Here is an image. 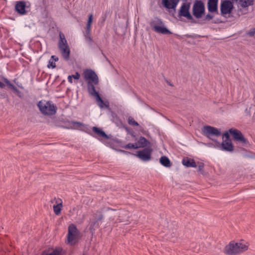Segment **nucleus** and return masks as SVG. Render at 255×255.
<instances>
[{
	"mask_svg": "<svg viewBox=\"0 0 255 255\" xmlns=\"http://www.w3.org/2000/svg\"><path fill=\"white\" fill-rule=\"evenodd\" d=\"M213 17L214 16L212 14L208 13L206 15L205 17V20L209 21L212 19L213 18Z\"/></svg>",
	"mask_w": 255,
	"mask_h": 255,
	"instance_id": "72a5a7b5",
	"label": "nucleus"
},
{
	"mask_svg": "<svg viewBox=\"0 0 255 255\" xmlns=\"http://www.w3.org/2000/svg\"><path fill=\"white\" fill-rule=\"evenodd\" d=\"M90 32L91 31L88 32V30L86 29V33L85 34V37L86 40L88 42H91L92 41V38L90 36Z\"/></svg>",
	"mask_w": 255,
	"mask_h": 255,
	"instance_id": "7c9ffc66",
	"label": "nucleus"
},
{
	"mask_svg": "<svg viewBox=\"0 0 255 255\" xmlns=\"http://www.w3.org/2000/svg\"><path fill=\"white\" fill-rule=\"evenodd\" d=\"M93 131L96 133L100 137H102L105 139H108L109 137L106 133L102 130L101 129L97 128L96 127H94L92 128Z\"/></svg>",
	"mask_w": 255,
	"mask_h": 255,
	"instance_id": "412c9836",
	"label": "nucleus"
},
{
	"mask_svg": "<svg viewBox=\"0 0 255 255\" xmlns=\"http://www.w3.org/2000/svg\"><path fill=\"white\" fill-rule=\"evenodd\" d=\"M72 78H73L75 79L78 80L80 78V75L79 74V73L76 72L75 74L71 75Z\"/></svg>",
	"mask_w": 255,
	"mask_h": 255,
	"instance_id": "f704fd0d",
	"label": "nucleus"
},
{
	"mask_svg": "<svg viewBox=\"0 0 255 255\" xmlns=\"http://www.w3.org/2000/svg\"><path fill=\"white\" fill-rule=\"evenodd\" d=\"M124 148L125 149H130V148H133V149H137L138 148L137 144V143H128L126 145H125L124 146Z\"/></svg>",
	"mask_w": 255,
	"mask_h": 255,
	"instance_id": "c85d7f7f",
	"label": "nucleus"
},
{
	"mask_svg": "<svg viewBox=\"0 0 255 255\" xmlns=\"http://www.w3.org/2000/svg\"><path fill=\"white\" fill-rule=\"evenodd\" d=\"M202 131L204 135L212 140H214L213 136L217 137L221 134V132L219 129L210 126H204L202 128Z\"/></svg>",
	"mask_w": 255,
	"mask_h": 255,
	"instance_id": "6e6552de",
	"label": "nucleus"
},
{
	"mask_svg": "<svg viewBox=\"0 0 255 255\" xmlns=\"http://www.w3.org/2000/svg\"><path fill=\"white\" fill-rule=\"evenodd\" d=\"M71 128L74 129H81L85 127V125L81 122L72 121L71 123Z\"/></svg>",
	"mask_w": 255,
	"mask_h": 255,
	"instance_id": "5701e85b",
	"label": "nucleus"
},
{
	"mask_svg": "<svg viewBox=\"0 0 255 255\" xmlns=\"http://www.w3.org/2000/svg\"><path fill=\"white\" fill-rule=\"evenodd\" d=\"M83 76L84 79L88 81V90L89 92V88L90 86H94V85H97L99 83V79L96 73L91 69H85L83 71Z\"/></svg>",
	"mask_w": 255,
	"mask_h": 255,
	"instance_id": "20e7f679",
	"label": "nucleus"
},
{
	"mask_svg": "<svg viewBox=\"0 0 255 255\" xmlns=\"http://www.w3.org/2000/svg\"><path fill=\"white\" fill-rule=\"evenodd\" d=\"M128 123L129 125L133 126H138L139 125L131 117H129L128 118Z\"/></svg>",
	"mask_w": 255,
	"mask_h": 255,
	"instance_id": "c756f323",
	"label": "nucleus"
},
{
	"mask_svg": "<svg viewBox=\"0 0 255 255\" xmlns=\"http://www.w3.org/2000/svg\"><path fill=\"white\" fill-rule=\"evenodd\" d=\"M151 149L149 148H145L142 150L137 151L136 156L143 161H148L151 158Z\"/></svg>",
	"mask_w": 255,
	"mask_h": 255,
	"instance_id": "ddd939ff",
	"label": "nucleus"
},
{
	"mask_svg": "<svg viewBox=\"0 0 255 255\" xmlns=\"http://www.w3.org/2000/svg\"><path fill=\"white\" fill-rule=\"evenodd\" d=\"M80 236V232L74 224H71L68 227L67 235V243L71 245H75L78 241Z\"/></svg>",
	"mask_w": 255,
	"mask_h": 255,
	"instance_id": "39448f33",
	"label": "nucleus"
},
{
	"mask_svg": "<svg viewBox=\"0 0 255 255\" xmlns=\"http://www.w3.org/2000/svg\"><path fill=\"white\" fill-rule=\"evenodd\" d=\"M214 142L213 143H203L205 146L208 147H212V148H215L217 149H218V147H216V145H217L218 144H219V142L217 141L216 140H213Z\"/></svg>",
	"mask_w": 255,
	"mask_h": 255,
	"instance_id": "cd10ccee",
	"label": "nucleus"
},
{
	"mask_svg": "<svg viewBox=\"0 0 255 255\" xmlns=\"http://www.w3.org/2000/svg\"><path fill=\"white\" fill-rule=\"evenodd\" d=\"M56 205H53V210L55 214L58 215L60 214L62 207V202L61 199H58L56 200Z\"/></svg>",
	"mask_w": 255,
	"mask_h": 255,
	"instance_id": "6ab92c4d",
	"label": "nucleus"
},
{
	"mask_svg": "<svg viewBox=\"0 0 255 255\" xmlns=\"http://www.w3.org/2000/svg\"><path fill=\"white\" fill-rule=\"evenodd\" d=\"M241 5L246 7L254 4V0H241Z\"/></svg>",
	"mask_w": 255,
	"mask_h": 255,
	"instance_id": "393cba45",
	"label": "nucleus"
},
{
	"mask_svg": "<svg viewBox=\"0 0 255 255\" xmlns=\"http://www.w3.org/2000/svg\"><path fill=\"white\" fill-rule=\"evenodd\" d=\"M4 87H5L4 84L0 81V88H3Z\"/></svg>",
	"mask_w": 255,
	"mask_h": 255,
	"instance_id": "e433bc0d",
	"label": "nucleus"
},
{
	"mask_svg": "<svg viewBox=\"0 0 255 255\" xmlns=\"http://www.w3.org/2000/svg\"><path fill=\"white\" fill-rule=\"evenodd\" d=\"M122 152H123L124 153H128V151H124V150H122Z\"/></svg>",
	"mask_w": 255,
	"mask_h": 255,
	"instance_id": "ea45409f",
	"label": "nucleus"
},
{
	"mask_svg": "<svg viewBox=\"0 0 255 255\" xmlns=\"http://www.w3.org/2000/svg\"><path fill=\"white\" fill-rule=\"evenodd\" d=\"M152 29L159 33L163 34H169L171 32L166 27L162 20L158 18L154 17L149 23Z\"/></svg>",
	"mask_w": 255,
	"mask_h": 255,
	"instance_id": "f03ea898",
	"label": "nucleus"
},
{
	"mask_svg": "<svg viewBox=\"0 0 255 255\" xmlns=\"http://www.w3.org/2000/svg\"><path fill=\"white\" fill-rule=\"evenodd\" d=\"M72 77L71 76V75H69L68 77V81L69 82H70V83H72Z\"/></svg>",
	"mask_w": 255,
	"mask_h": 255,
	"instance_id": "c9c22d12",
	"label": "nucleus"
},
{
	"mask_svg": "<svg viewBox=\"0 0 255 255\" xmlns=\"http://www.w3.org/2000/svg\"><path fill=\"white\" fill-rule=\"evenodd\" d=\"M93 21V14H90L88 16V19L86 25V29L88 30V32L91 31V25Z\"/></svg>",
	"mask_w": 255,
	"mask_h": 255,
	"instance_id": "a878e982",
	"label": "nucleus"
},
{
	"mask_svg": "<svg viewBox=\"0 0 255 255\" xmlns=\"http://www.w3.org/2000/svg\"><path fill=\"white\" fill-rule=\"evenodd\" d=\"M160 163L164 166L169 167L171 166V162L168 157L165 156H161L160 158Z\"/></svg>",
	"mask_w": 255,
	"mask_h": 255,
	"instance_id": "4be33fe9",
	"label": "nucleus"
},
{
	"mask_svg": "<svg viewBox=\"0 0 255 255\" xmlns=\"http://www.w3.org/2000/svg\"><path fill=\"white\" fill-rule=\"evenodd\" d=\"M234 6L233 2L228 0H223L221 4V12L222 15L231 13Z\"/></svg>",
	"mask_w": 255,
	"mask_h": 255,
	"instance_id": "9b49d317",
	"label": "nucleus"
},
{
	"mask_svg": "<svg viewBox=\"0 0 255 255\" xmlns=\"http://www.w3.org/2000/svg\"><path fill=\"white\" fill-rule=\"evenodd\" d=\"M255 34V28L250 29L248 32V35L250 36H253Z\"/></svg>",
	"mask_w": 255,
	"mask_h": 255,
	"instance_id": "473e14b6",
	"label": "nucleus"
},
{
	"mask_svg": "<svg viewBox=\"0 0 255 255\" xmlns=\"http://www.w3.org/2000/svg\"><path fill=\"white\" fill-rule=\"evenodd\" d=\"M15 93H17L18 95H19L20 93V92L18 90H17V92H16Z\"/></svg>",
	"mask_w": 255,
	"mask_h": 255,
	"instance_id": "58836bf2",
	"label": "nucleus"
},
{
	"mask_svg": "<svg viewBox=\"0 0 255 255\" xmlns=\"http://www.w3.org/2000/svg\"><path fill=\"white\" fill-rule=\"evenodd\" d=\"M193 14L196 18H201L205 13V6L201 0L196 1L192 7Z\"/></svg>",
	"mask_w": 255,
	"mask_h": 255,
	"instance_id": "1a4fd4ad",
	"label": "nucleus"
},
{
	"mask_svg": "<svg viewBox=\"0 0 255 255\" xmlns=\"http://www.w3.org/2000/svg\"><path fill=\"white\" fill-rule=\"evenodd\" d=\"M89 94L96 98L98 105L101 108L108 107V105L106 104L101 98L99 94L96 91L95 86H90L89 88Z\"/></svg>",
	"mask_w": 255,
	"mask_h": 255,
	"instance_id": "9d476101",
	"label": "nucleus"
},
{
	"mask_svg": "<svg viewBox=\"0 0 255 255\" xmlns=\"http://www.w3.org/2000/svg\"><path fill=\"white\" fill-rule=\"evenodd\" d=\"M218 0H208L207 3L208 10L210 12L218 13Z\"/></svg>",
	"mask_w": 255,
	"mask_h": 255,
	"instance_id": "2eb2a0df",
	"label": "nucleus"
},
{
	"mask_svg": "<svg viewBox=\"0 0 255 255\" xmlns=\"http://www.w3.org/2000/svg\"><path fill=\"white\" fill-rule=\"evenodd\" d=\"M219 149L232 152L234 150V146L232 144L231 140L230 139L229 134L228 132H225L223 135V141L222 143L219 142L216 145Z\"/></svg>",
	"mask_w": 255,
	"mask_h": 255,
	"instance_id": "0eeeda50",
	"label": "nucleus"
},
{
	"mask_svg": "<svg viewBox=\"0 0 255 255\" xmlns=\"http://www.w3.org/2000/svg\"><path fill=\"white\" fill-rule=\"evenodd\" d=\"M47 66L48 68H55L56 67V64L54 60L52 59L49 60Z\"/></svg>",
	"mask_w": 255,
	"mask_h": 255,
	"instance_id": "2f4dec72",
	"label": "nucleus"
},
{
	"mask_svg": "<svg viewBox=\"0 0 255 255\" xmlns=\"http://www.w3.org/2000/svg\"><path fill=\"white\" fill-rule=\"evenodd\" d=\"M37 106L40 112L45 115H52L56 112V107L50 101H39Z\"/></svg>",
	"mask_w": 255,
	"mask_h": 255,
	"instance_id": "7ed1b4c3",
	"label": "nucleus"
},
{
	"mask_svg": "<svg viewBox=\"0 0 255 255\" xmlns=\"http://www.w3.org/2000/svg\"><path fill=\"white\" fill-rule=\"evenodd\" d=\"M189 3H183L179 12V16L185 17L188 20H193V17L189 12Z\"/></svg>",
	"mask_w": 255,
	"mask_h": 255,
	"instance_id": "f8f14e48",
	"label": "nucleus"
},
{
	"mask_svg": "<svg viewBox=\"0 0 255 255\" xmlns=\"http://www.w3.org/2000/svg\"><path fill=\"white\" fill-rule=\"evenodd\" d=\"M25 7L26 2L24 1H19L17 2L15 6L16 11L21 15H23L26 13Z\"/></svg>",
	"mask_w": 255,
	"mask_h": 255,
	"instance_id": "f3484780",
	"label": "nucleus"
},
{
	"mask_svg": "<svg viewBox=\"0 0 255 255\" xmlns=\"http://www.w3.org/2000/svg\"><path fill=\"white\" fill-rule=\"evenodd\" d=\"M179 0H162V3L163 6L167 9H175Z\"/></svg>",
	"mask_w": 255,
	"mask_h": 255,
	"instance_id": "dca6fc26",
	"label": "nucleus"
},
{
	"mask_svg": "<svg viewBox=\"0 0 255 255\" xmlns=\"http://www.w3.org/2000/svg\"><path fill=\"white\" fill-rule=\"evenodd\" d=\"M233 2H237L238 0H231Z\"/></svg>",
	"mask_w": 255,
	"mask_h": 255,
	"instance_id": "a19ab883",
	"label": "nucleus"
},
{
	"mask_svg": "<svg viewBox=\"0 0 255 255\" xmlns=\"http://www.w3.org/2000/svg\"><path fill=\"white\" fill-rule=\"evenodd\" d=\"M51 58L53 59V60L54 61H57L58 60V58H55V56L53 55L51 56Z\"/></svg>",
	"mask_w": 255,
	"mask_h": 255,
	"instance_id": "4c0bfd02",
	"label": "nucleus"
},
{
	"mask_svg": "<svg viewBox=\"0 0 255 255\" xmlns=\"http://www.w3.org/2000/svg\"><path fill=\"white\" fill-rule=\"evenodd\" d=\"M135 143L137 144L138 148L140 147H143L146 146L147 143V140L143 137H141L139 138L137 142Z\"/></svg>",
	"mask_w": 255,
	"mask_h": 255,
	"instance_id": "b1692460",
	"label": "nucleus"
},
{
	"mask_svg": "<svg viewBox=\"0 0 255 255\" xmlns=\"http://www.w3.org/2000/svg\"><path fill=\"white\" fill-rule=\"evenodd\" d=\"M248 249V245L247 244L231 242L226 246L224 253L229 255H236L247 251Z\"/></svg>",
	"mask_w": 255,
	"mask_h": 255,
	"instance_id": "f257e3e1",
	"label": "nucleus"
},
{
	"mask_svg": "<svg viewBox=\"0 0 255 255\" xmlns=\"http://www.w3.org/2000/svg\"><path fill=\"white\" fill-rule=\"evenodd\" d=\"M103 218V216L100 213L96 214L94 221L91 225L90 229L94 230L95 228H98L99 227V222L102 221Z\"/></svg>",
	"mask_w": 255,
	"mask_h": 255,
	"instance_id": "a211bd4d",
	"label": "nucleus"
},
{
	"mask_svg": "<svg viewBox=\"0 0 255 255\" xmlns=\"http://www.w3.org/2000/svg\"><path fill=\"white\" fill-rule=\"evenodd\" d=\"M183 164L188 167H196V164L195 161L192 159L188 158H184L182 160Z\"/></svg>",
	"mask_w": 255,
	"mask_h": 255,
	"instance_id": "aec40b11",
	"label": "nucleus"
},
{
	"mask_svg": "<svg viewBox=\"0 0 255 255\" xmlns=\"http://www.w3.org/2000/svg\"><path fill=\"white\" fill-rule=\"evenodd\" d=\"M199 167L200 169H201V168L203 167V166H199Z\"/></svg>",
	"mask_w": 255,
	"mask_h": 255,
	"instance_id": "79ce46f5",
	"label": "nucleus"
},
{
	"mask_svg": "<svg viewBox=\"0 0 255 255\" xmlns=\"http://www.w3.org/2000/svg\"><path fill=\"white\" fill-rule=\"evenodd\" d=\"M3 81L9 88L13 90L15 92H17L18 89L12 84H11L7 79L4 78Z\"/></svg>",
	"mask_w": 255,
	"mask_h": 255,
	"instance_id": "bb28decb",
	"label": "nucleus"
},
{
	"mask_svg": "<svg viewBox=\"0 0 255 255\" xmlns=\"http://www.w3.org/2000/svg\"><path fill=\"white\" fill-rule=\"evenodd\" d=\"M60 40L58 43L59 48L61 51L63 58L68 60L69 59L70 48L68 45L66 39L63 34L60 33L59 35Z\"/></svg>",
	"mask_w": 255,
	"mask_h": 255,
	"instance_id": "423d86ee",
	"label": "nucleus"
},
{
	"mask_svg": "<svg viewBox=\"0 0 255 255\" xmlns=\"http://www.w3.org/2000/svg\"><path fill=\"white\" fill-rule=\"evenodd\" d=\"M229 131L232 134L235 140L242 143L246 142V139L244 138L243 134L240 130L235 128H231L229 129Z\"/></svg>",
	"mask_w": 255,
	"mask_h": 255,
	"instance_id": "4468645a",
	"label": "nucleus"
}]
</instances>
